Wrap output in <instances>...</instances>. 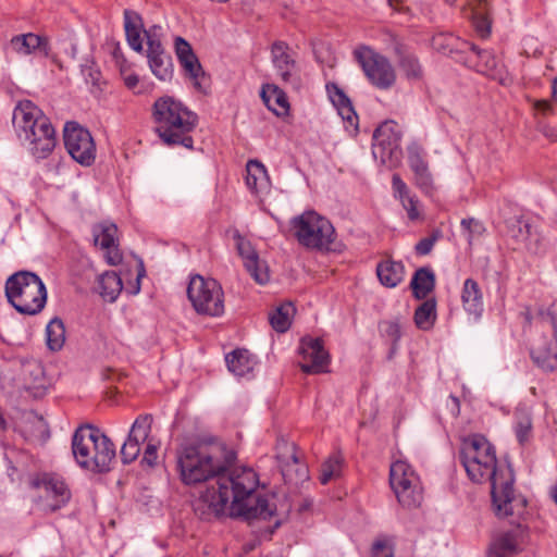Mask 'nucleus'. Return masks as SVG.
<instances>
[{"label": "nucleus", "instance_id": "obj_38", "mask_svg": "<svg viewBox=\"0 0 557 557\" xmlns=\"http://www.w3.org/2000/svg\"><path fill=\"white\" fill-rule=\"evenodd\" d=\"M122 288V280L113 271L103 273L99 278V293L109 301H114Z\"/></svg>", "mask_w": 557, "mask_h": 557}, {"label": "nucleus", "instance_id": "obj_48", "mask_svg": "<svg viewBox=\"0 0 557 557\" xmlns=\"http://www.w3.org/2000/svg\"><path fill=\"white\" fill-rule=\"evenodd\" d=\"M436 240H437L436 235H432L430 237L422 238L416 245V252L421 256H425V255L430 253L432 251Z\"/></svg>", "mask_w": 557, "mask_h": 557}, {"label": "nucleus", "instance_id": "obj_18", "mask_svg": "<svg viewBox=\"0 0 557 557\" xmlns=\"http://www.w3.org/2000/svg\"><path fill=\"white\" fill-rule=\"evenodd\" d=\"M233 238L247 272L258 284H265L270 278L267 263L260 260L251 243L243 237L237 230L233 232Z\"/></svg>", "mask_w": 557, "mask_h": 557}, {"label": "nucleus", "instance_id": "obj_50", "mask_svg": "<svg viewBox=\"0 0 557 557\" xmlns=\"http://www.w3.org/2000/svg\"><path fill=\"white\" fill-rule=\"evenodd\" d=\"M531 430V422L529 420L521 421L517 424L516 434L520 443H523Z\"/></svg>", "mask_w": 557, "mask_h": 557}, {"label": "nucleus", "instance_id": "obj_45", "mask_svg": "<svg viewBox=\"0 0 557 557\" xmlns=\"http://www.w3.org/2000/svg\"><path fill=\"white\" fill-rule=\"evenodd\" d=\"M380 330L382 334L392 342V347L389 351L391 358L395 354L397 349V343L401 337L400 325L398 321H384L380 323Z\"/></svg>", "mask_w": 557, "mask_h": 557}, {"label": "nucleus", "instance_id": "obj_32", "mask_svg": "<svg viewBox=\"0 0 557 557\" xmlns=\"http://www.w3.org/2000/svg\"><path fill=\"white\" fill-rule=\"evenodd\" d=\"M228 370L236 376H244L250 373L256 361L247 349H235L225 357Z\"/></svg>", "mask_w": 557, "mask_h": 557}, {"label": "nucleus", "instance_id": "obj_59", "mask_svg": "<svg viewBox=\"0 0 557 557\" xmlns=\"http://www.w3.org/2000/svg\"><path fill=\"white\" fill-rule=\"evenodd\" d=\"M457 411L459 410V399L457 397L450 396Z\"/></svg>", "mask_w": 557, "mask_h": 557}, {"label": "nucleus", "instance_id": "obj_61", "mask_svg": "<svg viewBox=\"0 0 557 557\" xmlns=\"http://www.w3.org/2000/svg\"><path fill=\"white\" fill-rule=\"evenodd\" d=\"M140 275H141V280L146 276V270L144 268V264L141 263V272H140Z\"/></svg>", "mask_w": 557, "mask_h": 557}, {"label": "nucleus", "instance_id": "obj_20", "mask_svg": "<svg viewBox=\"0 0 557 557\" xmlns=\"http://www.w3.org/2000/svg\"><path fill=\"white\" fill-rule=\"evenodd\" d=\"M553 337L542 336L531 349V357L541 369L552 372L557 369V318L552 317Z\"/></svg>", "mask_w": 557, "mask_h": 557}, {"label": "nucleus", "instance_id": "obj_44", "mask_svg": "<svg viewBox=\"0 0 557 557\" xmlns=\"http://www.w3.org/2000/svg\"><path fill=\"white\" fill-rule=\"evenodd\" d=\"M460 226L467 237L469 245H472L475 239L483 236L486 231L483 223L474 218L462 219Z\"/></svg>", "mask_w": 557, "mask_h": 557}, {"label": "nucleus", "instance_id": "obj_56", "mask_svg": "<svg viewBox=\"0 0 557 557\" xmlns=\"http://www.w3.org/2000/svg\"><path fill=\"white\" fill-rule=\"evenodd\" d=\"M151 421H152V418L151 416H145V417H141V426H147L148 429H150V425H151Z\"/></svg>", "mask_w": 557, "mask_h": 557}, {"label": "nucleus", "instance_id": "obj_16", "mask_svg": "<svg viewBox=\"0 0 557 557\" xmlns=\"http://www.w3.org/2000/svg\"><path fill=\"white\" fill-rule=\"evenodd\" d=\"M401 132L394 121L382 123L373 133V154L382 162L391 159L398 150Z\"/></svg>", "mask_w": 557, "mask_h": 557}, {"label": "nucleus", "instance_id": "obj_36", "mask_svg": "<svg viewBox=\"0 0 557 557\" xmlns=\"http://www.w3.org/2000/svg\"><path fill=\"white\" fill-rule=\"evenodd\" d=\"M436 320V300L425 299L414 311V323L418 329L428 331L433 327Z\"/></svg>", "mask_w": 557, "mask_h": 557}, {"label": "nucleus", "instance_id": "obj_63", "mask_svg": "<svg viewBox=\"0 0 557 557\" xmlns=\"http://www.w3.org/2000/svg\"><path fill=\"white\" fill-rule=\"evenodd\" d=\"M447 2H454L455 0H446Z\"/></svg>", "mask_w": 557, "mask_h": 557}, {"label": "nucleus", "instance_id": "obj_7", "mask_svg": "<svg viewBox=\"0 0 557 557\" xmlns=\"http://www.w3.org/2000/svg\"><path fill=\"white\" fill-rule=\"evenodd\" d=\"M4 289L9 304L22 314L39 313L47 301V289L44 282L30 271H18L9 276Z\"/></svg>", "mask_w": 557, "mask_h": 557}, {"label": "nucleus", "instance_id": "obj_39", "mask_svg": "<svg viewBox=\"0 0 557 557\" xmlns=\"http://www.w3.org/2000/svg\"><path fill=\"white\" fill-rule=\"evenodd\" d=\"M295 313V307L292 302H286L278 306L274 312H272L269 317V321L272 327L278 332L284 333L290 326V318Z\"/></svg>", "mask_w": 557, "mask_h": 557}, {"label": "nucleus", "instance_id": "obj_40", "mask_svg": "<svg viewBox=\"0 0 557 557\" xmlns=\"http://www.w3.org/2000/svg\"><path fill=\"white\" fill-rule=\"evenodd\" d=\"M138 18L139 16L136 12L132 10L124 11V29L126 39L129 47L136 52H139V27L135 23Z\"/></svg>", "mask_w": 557, "mask_h": 557}, {"label": "nucleus", "instance_id": "obj_11", "mask_svg": "<svg viewBox=\"0 0 557 557\" xmlns=\"http://www.w3.org/2000/svg\"><path fill=\"white\" fill-rule=\"evenodd\" d=\"M354 55L366 77L374 87L387 90L395 85L396 71L385 55L367 46L358 47L354 51Z\"/></svg>", "mask_w": 557, "mask_h": 557}, {"label": "nucleus", "instance_id": "obj_62", "mask_svg": "<svg viewBox=\"0 0 557 557\" xmlns=\"http://www.w3.org/2000/svg\"><path fill=\"white\" fill-rule=\"evenodd\" d=\"M302 475H306V471L305 470H302V472L300 473V476H302Z\"/></svg>", "mask_w": 557, "mask_h": 557}, {"label": "nucleus", "instance_id": "obj_12", "mask_svg": "<svg viewBox=\"0 0 557 557\" xmlns=\"http://www.w3.org/2000/svg\"><path fill=\"white\" fill-rule=\"evenodd\" d=\"M29 486L38 494V503L44 510L55 511L62 508L71 498V492L65 482L49 473L38 474L29 481Z\"/></svg>", "mask_w": 557, "mask_h": 557}, {"label": "nucleus", "instance_id": "obj_46", "mask_svg": "<svg viewBox=\"0 0 557 557\" xmlns=\"http://www.w3.org/2000/svg\"><path fill=\"white\" fill-rule=\"evenodd\" d=\"M403 208L407 211L409 220L417 221L420 219L419 199L416 195L410 194L400 200Z\"/></svg>", "mask_w": 557, "mask_h": 557}, {"label": "nucleus", "instance_id": "obj_3", "mask_svg": "<svg viewBox=\"0 0 557 557\" xmlns=\"http://www.w3.org/2000/svg\"><path fill=\"white\" fill-rule=\"evenodd\" d=\"M236 456L233 451L221 446L205 443L188 445L177 453V468L182 481L187 484H197L215 479L219 485L220 476H230Z\"/></svg>", "mask_w": 557, "mask_h": 557}, {"label": "nucleus", "instance_id": "obj_34", "mask_svg": "<svg viewBox=\"0 0 557 557\" xmlns=\"http://www.w3.org/2000/svg\"><path fill=\"white\" fill-rule=\"evenodd\" d=\"M246 170V183L250 189L259 191L270 186L267 169L261 162L258 160H249Z\"/></svg>", "mask_w": 557, "mask_h": 557}, {"label": "nucleus", "instance_id": "obj_4", "mask_svg": "<svg viewBox=\"0 0 557 557\" xmlns=\"http://www.w3.org/2000/svg\"><path fill=\"white\" fill-rule=\"evenodd\" d=\"M12 122L18 139L36 159H46L57 145L55 129L50 119L30 100L14 108Z\"/></svg>", "mask_w": 557, "mask_h": 557}, {"label": "nucleus", "instance_id": "obj_10", "mask_svg": "<svg viewBox=\"0 0 557 557\" xmlns=\"http://www.w3.org/2000/svg\"><path fill=\"white\" fill-rule=\"evenodd\" d=\"M391 486L403 507L416 508L423 500L419 476L406 461L398 460L391 466Z\"/></svg>", "mask_w": 557, "mask_h": 557}, {"label": "nucleus", "instance_id": "obj_8", "mask_svg": "<svg viewBox=\"0 0 557 557\" xmlns=\"http://www.w3.org/2000/svg\"><path fill=\"white\" fill-rule=\"evenodd\" d=\"M292 227L299 244L307 248L327 250L334 242L333 225L314 211H306L294 218Z\"/></svg>", "mask_w": 557, "mask_h": 557}, {"label": "nucleus", "instance_id": "obj_41", "mask_svg": "<svg viewBox=\"0 0 557 557\" xmlns=\"http://www.w3.org/2000/svg\"><path fill=\"white\" fill-rule=\"evenodd\" d=\"M112 54H113L116 65L120 67V73H121V76L123 77L125 86L128 89H134L138 85V77L131 70V64L124 58L119 46L115 47Z\"/></svg>", "mask_w": 557, "mask_h": 557}, {"label": "nucleus", "instance_id": "obj_60", "mask_svg": "<svg viewBox=\"0 0 557 557\" xmlns=\"http://www.w3.org/2000/svg\"><path fill=\"white\" fill-rule=\"evenodd\" d=\"M552 495L555 503L557 504V484L553 487Z\"/></svg>", "mask_w": 557, "mask_h": 557}, {"label": "nucleus", "instance_id": "obj_9", "mask_svg": "<svg viewBox=\"0 0 557 557\" xmlns=\"http://www.w3.org/2000/svg\"><path fill=\"white\" fill-rule=\"evenodd\" d=\"M187 297L198 314L221 317L224 313V292L220 283L213 278L191 276Z\"/></svg>", "mask_w": 557, "mask_h": 557}, {"label": "nucleus", "instance_id": "obj_15", "mask_svg": "<svg viewBox=\"0 0 557 557\" xmlns=\"http://www.w3.org/2000/svg\"><path fill=\"white\" fill-rule=\"evenodd\" d=\"M407 154L409 168L413 172L414 185L425 195H431L434 190V182L424 148L417 141H412L407 147Z\"/></svg>", "mask_w": 557, "mask_h": 557}, {"label": "nucleus", "instance_id": "obj_6", "mask_svg": "<svg viewBox=\"0 0 557 557\" xmlns=\"http://www.w3.org/2000/svg\"><path fill=\"white\" fill-rule=\"evenodd\" d=\"M72 451L77 463L92 472H107L115 457L111 440L91 425L78 428L72 438Z\"/></svg>", "mask_w": 557, "mask_h": 557}, {"label": "nucleus", "instance_id": "obj_31", "mask_svg": "<svg viewBox=\"0 0 557 557\" xmlns=\"http://www.w3.org/2000/svg\"><path fill=\"white\" fill-rule=\"evenodd\" d=\"M376 274L382 285L393 288L403 281L405 267L401 262L384 260L377 264Z\"/></svg>", "mask_w": 557, "mask_h": 557}, {"label": "nucleus", "instance_id": "obj_19", "mask_svg": "<svg viewBox=\"0 0 557 557\" xmlns=\"http://www.w3.org/2000/svg\"><path fill=\"white\" fill-rule=\"evenodd\" d=\"M299 352L302 356L300 368L308 374L325 372L329 363V354L323 347L320 338L304 337L301 339Z\"/></svg>", "mask_w": 557, "mask_h": 557}, {"label": "nucleus", "instance_id": "obj_33", "mask_svg": "<svg viewBox=\"0 0 557 557\" xmlns=\"http://www.w3.org/2000/svg\"><path fill=\"white\" fill-rule=\"evenodd\" d=\"M413 296L419 299H425L435 287V275L430 268L418 269L410 282Z\"/></svg>", "mask_w": 557, "mask_h": 557}, {"label": "nucleus", "instance_id": "obj_28", "mask_svg": "<svg viewBox=\"0 0 557 557\" xmlns=\"http://www.w3.org/2000/svg\"><path fill=\"white\" fill-rule=\"evenodd\" d=\"M463 46V51L469 50L472 52V58H469L468 62H470L478 72L495 76L498 63L491 51L480 50L475 45L469 42H465Z\"/></svg>", "mask_w": 557, "mask_h": 557}, {"label": "nucleus", "instance_id": "obj_58", "mask_svg": "<svg viewBox=\"0 0 557 557\" xmlns=\"http://www.w3.org/2000/svg\"><path fill=\"white\" fill-rule=\"evenodd\" d=\"M552 89H553V98H554L555 102L557 103V77L553 82Z\"/></svg>", "mask_w": 557, "mask_h": 557}, {"label": "nucleus", "instance_id": "obj_53", "mask_svg": "<svg viewBox=\"0 0 557 557\" xmlns=\"http://www.w3.org/2000/svg\"><path fill=\"white\" fill-rule=\"evenodd\" d=\"M532 226L528 222H519V233L523 235V232L525 233L524 239L528 238V236L531 235Z\"/></svg>", "mask_w": 557, "mask_h": 557}, {"label": "nucleus", "instance_id": "obj_27", "mask_svg": "<svg viewBox=\"0 0 557 557\" xmlns=\"http://www.w3.org/2000/svg\"><path fill=\"white\" fill-rule=\"evenodd\" d=\"M461 300L465 310L473 315L475 320L480 319L483 312V298L479 284L467 278L463 283Z\"/></svg>", "mask_w": 557, "mask_h": 557}, {"label": "nucleus", "instance_id": "obj_25", "mask_svg": "<svg viewBox=\"0 0 557 557\" xmlns=\"http://www.w3.org/2000/svg\"><path fill=\"white\" fill-rule=\"evenodd\" d=\"M10 48L21 55L39 51L48 57L50 51L47 38L33 33L14 36L10 41Z\"/></svg>", "mask_w": 557, "mask_h": 557}, {"label": "nucleus", "instance_id": "obj_47", "mask_svg": "<svg viewBox=\"0 0 557 557\" xmlns=\"http://www.w3.org/2000/svg\"><path fill=\"white\" fill-rule=\"evenodd\" d=\"M392 186L395 191L396 197L401 200L406 196L410 195L407 184L401 180L398 174H394L392 177Z\"/></svg>", "mask_w": 557, "mask_h": 557}, {"label": "nucleus", "instance_id": "obj_22", "mask_svg": "<svg viewBox=\"0 0 557 557\" xmlns=\"http://www.w3.org/2000/svg\"><path fill=\"white\" fill-rule=\"evenodd\" d=\"M288 50L286 42L275 41L271 47L272 63L283 83L296 86L298 84L297 65Z\"/></svg>", "mask_w": 557, "mask_h": 557}, {"label": "nucleus", "instance_id": "obj_14", "mask_svg": "<svg viewBox=\"0 0 557 557\" xmlns=\"http://www.w3.org/2000/svg\"><path fill=\"white\" fill-rule=\"evenodd\" d=\"M141 33L146 37L147 59L152 74L160 81H169L173 75L172 58L165 52L161 42L162 28L153 25L145 29L141 24Z\"/></svg>", "mask_w": 557, "mask_h": 557}, {"label": "nucleus", "instance_id": "obj_52", "mask_svg": "<svg viewBox=\"0 0 557 557\" xmlns=\"http://www.w3.org/2000/svg\"><path fill=\"white\" fill-rule=\"evenodd\" d=\"M534 109L547 114L552 112V106L547 100H537L534 102Z\"/></svg>", "mask_w": 557, "mask_h": 557}, {"label": "nucleus", "instance_id": "obj_2", "mask_svg": "<svg viewBox=\"0 0 557 557\" xmlns=\"http://www.w3.org/2000/svg\"><path fill=\"white\" fill-rule=\"evenodd\" d=\"M459 458L472 482H491L492 503L496 516L519 518L523 515L527 499L513 488V471L509 467L497 469L495 449L484 436L473 435L467 438Z\"/></svg>", "mask_w": 557, "mask_h": 557}, {"label": "nucleus", "instance_id": "obj_5", "mask_svg": "<svg viewBox=\"0 0 557 557\" xmlns=\"http://www.w3.org/2000/svg\"><path fill=\"white\" fill-rule=\"evenodd\" d=\"M156 133L169 147L194 149L191 134L197 127L198 115L172 97L159 98L152 108Z\"/></svg>", "mask_w": 557, "mask_h": 557}, {"label": "nucleus", "instance_id": "obj_1", "mask_svg": "<svg viewBox=\"0 0 557 557\" xmlns=\"http://www.w3.org/2000/svg\"><path fill=\"white\" fill-rule=\"evenodd\" d=\"M258 474L247 467L234 468L230 476H220L219 485L208 487L194 503L195 513L202 520L222 516L227 506L230 516L252 519H270L275 506L268 497L256 494Z\"/></svg>", "mask_w": 557, "mask_h": 557}, {"label": "nucleus", "instance_id": "obj_13", "mask_svg": "<svg viewBox=\"0 0 557 557\" xmlns=\"http://www.w3.org/2000/svg\"><path fill=\"white\" fill-rule=\"evenodd\" d=\"M64 146L79 164L89 166L96 159V145L90 132L76 122H67L63 131Z\"/></svg>", "mask_w": 557, "mask_h": 557}, {"label": "nucleus", "instance_id": "obj_23", "mask_svg": "<svg viewBox=\"0 0 557 557\" xmlns=\"http://www.w3.org/2000/svg\"><path fill=\"white\" fill-rule=\"evenodd\" d=\"M174 47L177 60L185 73L194 81L195 86H199V78L202 77L205 73L191 46L183 37L178 36L175 38Z\"/></svg>", "mask_w": 557, "mask_h": 557}, {"label": "nucleus", "instance_id": "obj_49", "mask_svg": "<svg viewBox=\"0 0 557 557\" xmlns=\"http://www.w3.org/2000/svg\"><path fill=\"white\" fill-rule=\"evenodd\" d=\"M158 445L148 443L145 449L144 458L141 462H146L148 466L153 467L158 460Z\"/></svg>", "mask_w": 557, "mask_h": 557}, {"label": "nucleus", "instance_id": "obj_42", "mask_svg": "<svg viewBox=\"0 0 557 557\" xmlns=\"http://www.w3.org/2000/svg\"><path fill=\"white\" fill-rule=\"evenodd\" d=\"M344 459L339 454L332 455L321 466L320 482L327 484L332 479L341 475Z\"/></svg>", "mask_w": 557, "mask_h": 557}, {"label": "nucleus", "instance_id": "obj_21", "mask_svg": "<svg viewBox=\"0 0 557 557\" xmlns=\"http://www.w3.org/2000/svg\"><path fill=\"white\" fill-rule=\"evenodd\" d=\"M116 233L117 227L113 223H100L92 227L94 244L104 251V259L111 265L122 261V253L116 244Z\"/></svg>", "mask_w": 557, "mask_h": 557}, {"label": "nucleus", "instance_id": "obj_17", "mask_svg": "<svg viewBox=\"0 0 557 557\" xmlns=\"http://www.w3.org/2000/svg\"><path fill=\"white\" fill-rule=\"evenodd\" d=\"M385 44L387 49L394 53L398 67L409 81L422 78L423 71L418 58L401 39L392 33H387Z\"/></svg>", "mask_w": 557, "mask_h": 557}, {"label": "nucleus", "instance_id": "obj_54", "mask_svg": "<svg viewBox=\"0 0 557 557\" xmlns=\"http://www.w3.org/2000/svg\"><path fill=\"white\" fill-rule=\"evenodd\" d=\"M386 547L384 541H376L373 543L372 550L374 555H379Z\"/></svg>", "mask_w": 557, "mask_h": 557}, {"label": "nucleus", "instance_id": "obj_57", "mask_svg": "<svg viewBox=\"0 0 557 557\" xmlns=\"http://www.w3.org/2000/svg\"><path fill=\"white\" fill-rule=\"evenodd\" d=\"M134 280H135L136 286H135V289L133 290V294L135 295L139 292V270H137V273H136Z\"/></svg>", "mask_w": 557, "mask_h": 557}, {"label": "nucleus", "instance_id": "obj_26", "mask_svg": "<svg viewBox=\"0 0 557 557\" xmlns=\"http://www.w3.org/2000/svg\"><path fill=\"white\" fill-rule=\"evenodd\" d=\"M326 89L332 103L336 107L338 114L344 121L355 128L358 127V116L354 110L350 99L334 83L327 84Z\"/></svg>", "mask_w": 557, "mask_h": 557}, {"label": "nucleus", "instance_id": "obj_30", "mask_svg": "<svg viewBox=\"0 0 557 557\" xmlns=\"http://www.w3.org/2000/svg\"><path fill=\"white\" fill-rule=\"evenodd\" d=\"M261 98L264 104L277 116L288 113L289 103L285 92L276 85H264L261 90Z\"/></svg>", "mask_w": 557, "mask_h": 557}, {"label": "nucleus", "instance_id": "obj_29", "mask_svg": "<svg viewBox=\"0 0 557 557\" xmlns=\"http://www.w3.org/2000/svg\"><path fill=\"white\" fill-rule=\"evenodd\" d=\"M275 448L276 459L280 463L283 476L292 479V472L299 463L296 445L284 438H278Z\"/></svg>", "mask_w": 557, "mask_h": 557}, {"label": "nucleus", "instance_id": "obj_43", "mask_svg": "<svg viewBox=\"0 0 557 557\" xmlns=\"http://www.w3.org/2000/svg\"><path fill=\"white\" fill-rule=\"evenodd\" d=\"M82 74L85 78V82L91 85V92L101 90V85L103 83L102 75L94 61H87L82 65Z\"/></svg>", "mask_w": 557, "mask_h": 557}, {"label": "nucleus", "instance_id": "obj_24", "mask_svg": "<svg viewBox=\"0 0 557 557\" xmlns=\"http://www.w3.org/2000/svg\"><path fill=\"white\" fill-rule=\"evenodd\" d=\"M524 530L520 524L497 535L491 545V557H508L518 552Z\"/></svg>", "mask_w": 557, "mask_h": 557}, {"label": "nucleus", "instance_id": "obj_37", "mask_svg": "<svg viewBox=\"0 0 557 557\" xmlns=\"http://www.w3.org/2000/svg\"><path fill=\"white\" fill-rule=\"evenodd\" d=\"M46 342L51 351H59L65 343V326L63 321L54 317L46 327Z\"/></svg>", "mask_w": 557, "mask_h": 557}, {"label": "nucleus", "instance_id": "obj_55", "mask_svg": "<svg viewBox=\"0 0 557 557\" xmlns=\"http://www.w3.org/2000/svg\"><path fill=\"white\" fill-rule=\"evenodd\" d=\"M542 132L546 137L550 138L552 140H555L557 138V136L554 135L553 128L548 126H543Z\"/></svg>", "mask_w": 557, "mask_h": 557}, {"label": "nucleus", "instance_id": "obj_35", "mask_svg": "<svg viewBox=\"0 0 557 557\" xmlns=\"http://www.w3.org/2000/svg\"><path fill=\"white\" fill-rule=\"evenodd\" d=\"M139 426V417L136 418L128 432L127 440L122 445L120 456L123 465H129L134 462L139 456V438L137 435V429Z\"/></svg>", "mask_w": 557, "mask_h": 557}, {"label": "nucleus", "instance_id": "obj_51", "mask_svg": "<svg viewBox=\"0 0 557 557\" xmlns=\"http://www.w3.org/2000/svg\"><path fill=\"white\" fill-rule=\"evenodd\" d=\"M474 25L476 30L482 35L485 36L490 33V23L485 17H476L474 21Z\"/></svg>", "mask_w": 557, "mask_h": 557}]
</instances>
